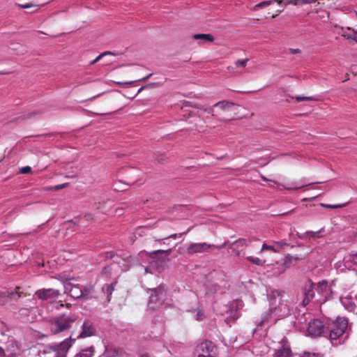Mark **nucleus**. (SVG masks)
I'll return each mask as SVG.
<instances>
[{
  "label": "nucleus",
  "mask_w": 357,
  "mask_h": 357,
  "mask_svg": "<svg viewBox=\"0 0 357 357\" xmlns=\"http://www.w3.org/2000/svg\"><path fill=\"white\" fill-rule=\"evenodd\" d=\"M351 325L348 318L338 316L335 320L327 323L325 337L333 347L342 345L349 338Z\"/></svg>",
  "instance_id": "1"
},
{
  "label": "nucleus",
  "mask_w": 357,
  "mask_h": 357,
  "mask_svg": "<svg viewBox=\"0 0 357 357\" xmlns=\"http://www.w3.org/2000/svg\"><path fill=\"white\" fill-rule=\"evenodd\" d=\"M78 317L74 314H60L51 319L49 321V327L54 335L64 332L72 327Z\"/></svg>",
  "instance_id": "2"
},
{
  "label": "nucleus",
  "mask_w": 357,
  "mask_h": 357,
  "mask_svg": "<svg viewBox=\"0 0 357 357\" xmlns=\"http://www.w3.org/2000/svg\"><path fill=\"white\" fill-rule=\"evenodd\" d=\"M71 339L72 335L59 344L46 348L40 352V357H66L68 351L72 345L70 342Z\"/></svg>",
  "instance_id": "3"
},
{
  "label": "nucleus",
  "mask_w": 357,
  "mask_h": 357,
  "mask_svg": "<svg viewBox=\"0 0 357 357\" xmlns=\"http://www.w3.org/2000/svg\"><path fill=\"white\" fill-rule=\"evenodd\" d=\"M196 354L197 357H218V348L213 342L206 340L197 347Z\"/></svg>",
  "instance_id": "4"
},
{
  "label": "nucleus",
  "mask_w": 357,
  "mask_h": 357,
  "mask_svg": "<svg viewBox=\"0 0 357 357\" xmlns=\"http://www.w3.org/2000/svg\"><path fill=\"white\" fill-rule=\"evenodd\" d=\"M317 297L315 301L319 303H326L331 297V289L326 281L319 282L317 288Z\"/></svg>",
  "instance_id": "5"
},
{
  "label": "nucleus",
  "mask_w": 357,
  "mask_h": 357,
  "mask_svg": "<svg viewBox=\"0 0 357 357\" xmlns=\"http://www.w3.org/2000/svg\"><path fill=\"white\" fill-rule=\"evenodd\" d=\"M326 325L319 319H313L310 321L307 327V332L312 337L323 336L325 337Z\"/></svg>",
  "instance_id": "6"
},
{
  "label": "nucleus",
  "mask_w": 357,
  "mask_h": 357,
  "mask_svg": "<svg viewBox=\"0 0 357 357\" xmlns=\"http://www.w3.org/2000/svg\"><path fill=\"white\" fill-rule=\"evenodd\" d=\"M35 294L40 300L53 303L58 298L60 292L54 289H42L36 291Z\"/></svg>",
  "instance_id": "7"
},
{
  "label": "nucleus",
  "mask_w": 357,
  "mask_h": 357,
  "mask_svg": "<svg viewBox=\"0 0 357 357\" xmlns=\"http://www.w3.org/2000/svg\"><path fill=\"white\" fill-rule=\"evenodd\" d=\"M314 283L311 280H308L302 289L303 299L301 302L303 306L307 305L315 297Z\"/></svg>",
  "instance_id": "8"
},
{
  "label": "nucleus",
  "mask_w": 357,
  "mask_h": 357,
  "mask_svg": "<svg viewBox=\"0 0 357 357\" xmlns=\"http://www.w3.org/2000/svg\"><path fill=\"white\" fill-rule=\"evenodd\" d=\"M280 347L277 349L273 354V357H291L292 351L290 344L287 337H284L279 342Z\"/></svg>",
  "instance_id": "9"
},
{
  "label": "nucleus",
  "mask_w": 357,
  "mask_h": 357,
  "mask_svg": "<svg viewBox=\"0 0 357 357\" xmlns=\"http://www.w3.org/2000/svg\"><path fill=\"white\" fill-rule=\"evenodd\" d=\"M82 330L81 333L77 335L75 337H73L74 333H72V339L70 340V342L72 340H75L76 339H80V338H85L88 337H91L95 335L96 333V329L93 327V324L91 321L86 320L85 321L82 325Z\"/></svg>",
  "instance_id": "10"
},
{
  "label": "nucleus",
  "mask_w": 357,
  "mask_h": 357,
  "mask_svg": "<svg viewBox=\"0 0 357 357\" xmlns=\"http://www.w3.org/2000/svg\"><path fill=\"white\" fill-rule=\"evenodd\" d=\"M243 307V302L239 300H235L229 303L227 313L229 314L227 318L233 320L237 319L240 315L239 311Z\"/></svg>",
  "instance_id": "11"
},
{
  "label": "nucleus",
  "mask_w": 357,
  "mask_h": 357,
  "mask_svg": "<svg viewBox=\"0 0 357 357\" xmlns=\"http://www.w3.org/2000/svg\"><path fill=\"white\" fill-rule=\"evenodd\" d=\"M278 310L277 307L271 308L268 312L262 314L261 320L257 324V328L262 327L267 324H275L277 321L275 313Z\"/></svg>",
  "instance_id": "12"
},
{
  "label": "nucleus",
  "mask_w": 357,
  "mask_h": 357,
  "mask_svg": "<svg viewBox=\"0 0 357 357\" xmlns=\"http://www.w3.org/2000/svg\"><path fill=\"white\" fill-rule=\"evenodd\" d=\"M214 246V245L208 244L206 243H191L187 248V253L192 255L196 253L204 252Z\"/></svg>",
  "instance_id": "13"
},
{
  "label": "nucleus",
  "mask_w": 357,
  "mask_h": 357,
  "mask_svg": "<svg viewBox=\"0 0 357 357\" xmlns=\"http://www.w3.org/2000/svg\"><path fill=\"white\" fill-rule=\"evenodd\" d=\"M172 248L158 249V270L160 266L164 268L169 262L170 259L168 255L172 252Z\"/></svg>",
  "instance_id": "14"
},
{
  "label": "nucleus",
  "mask_w": 357,
  "mask_h": 357,
  "mask_svg": "<svg viewBox=\"0 0 357 357\" xmlns=\"http://www.w3.org/2000/svg\"><path fill=\"white\" fill-rule=\"evenodd\" d=\"M65 292L70 294L73 298H80L83 296L82 289L78 285L68 282L64 285Z\"/></svg>",
  "instance_id": "15"
},
{
  "label": "nucleus",
  "mask_w": 357,
  "mask_h": 357,
  "mask_svg": "<svg viewBox=\"0 0 357 357\" xmlns=\"http://www.w3.org/2000/svg\"><path fill=\"white\" fill-rule=\"evenodd\" d=\"M20 287H17L15 291H0V304L3 305L8 303L9 299H17L20 298L21 296L22 293L18 291Z\"/></svg>",
  "instance_id": "16"
},
{
  "label": "nucleus",
  "mask_w": 357,
  "mask_h": 357,
  "mask_svg": "<svg viewBox=\"0 0 357 357\" xmlns=\"http://www.w3.org/2000/svg\"><path fill=\"white\" fill-rule=\"evenodd\" d=\"M251 242L250 239L247 238H238L234 243L229 244V248L236 252L237 256L240 255L239 249L243 247H247Z\"/></svg>",
  "instance_id": "17"
},
{
  "label": "nucleus",
  "mask_w": 357,
  "mask_h": 357,
  "mask_svg": "<svg viewBox=\"0 0 357 357\" xmlns=\"http://www.w3.org/2000/svg\"><path fill=\"white\" fill-rule=\"evenodd\" d=\"M302 259H304V257H299L298 255L293 256L290 254H287V255H285L282 261L283 267L288 269L292 266H294L298 261Z\"/></svg>",
  "instance_id": "18"
},
{
  "label": "nucleus",
  "mask_w": 357,
  "mask_h": 357,
  "mask_svg": "<svg viewBox=\"0 0 357 357\" xmlns=\"http://www.w3.org/2000/svg\"><path fill=\"white\" fill-rule=\"evenodd\" d=\"M188 107L202 109L208 114H211L212 116L216 117V115L214 114V109L213 107H204L199 105L194 104L190 101H184L182 106L181 107V109H183V112H187V110L184 109Z\"/></svg>",
  "instance_id": "19"
},
{
  "label": "nucleus",
  "mask_w": 357,
  "mask_h": 357,
  "mask_svg": "<svg viewBox=\"0 0 357 357\" xmlns=\"http://www.w3.org/2000/svg\"><path fill=\"white\" fill-rule=\"evenodd\" d=\"M158 303H160L161 305L165 304V301L169 296L167 290L164 284H160L158 286Z\"/></svg>",
  "instance_id": "20"
},
{
  "label": "nucleus",
  "mask_w": 357,
  "mask_h": 357,
  "mask_svg": "<svg viewBox=\"0 0 357 357\" xmlns=\"http://www.w3.org/2000/svg\"><path fill=\"white\" fill-rule=\"evenodd\" d=\"M193 38L195 40H201V43L205 42H213L214 40V37L212 34L210 33H198L193 36Z\"/></svg>",
  "instance_id": "21"
},
{
  "label": "nucleus",
  "mask_w": 357,
  "mask_h": 357,
  "mask_svg": "<svg viewBox=\"0 0 357 357\" xmlns=\"http://www.w3.org/2000/svg\"><path fill=\"white\" fill-rule=\"evenodd\" d=\"M321 231V230L318 231H306L304 234L297 233V236L301 239H315L317 238H320L321 236L318 235V233Z\"/></svg>",
  "instance_id": "22"
},
{
  "label": "nucleus",
  "mask_w": 357,
  "mask_h": 357,
  "mask_svg": "<svg viewBox=\"0 0 357 357\" xmlns=\"http://www.w3.org/2000/svg\"><path fill=\"white\" fill-rule=\"evenodd\" d=\"M94 287L93 285L85 287L84 289H82V292L83 293L82 298L85 299L93 298L92 294L94 293Z\"/></svg>",
  "instance_id": "23"
},
{
  "label": "nucleus",
  "mask_w": 357,
  "mask_h": 357,
  "mask_svg": "<svg viewBox=\"0 0 357 357\" xmlns=\"http://www.w3.org/2000/svg\"><path fill=\"white\" fill-rule=\"evenodd\" d=\"M286 268L283 267V262L277 261L273 264V271L275 275H280L285 272Z\"/></svg>",
  "instance_id": "24"
},
{
  "label": "nucleus",
  "mask_w": 357,
  "mask_h": 357,
  "mask_svg": "<svg viewBox=\"0 0 357 357\" xmlns=\"http://www.w3.org/2000/svg\"><path fill=\"white\" fill-rule=\"evenodd\" d=\"M151 291L153 292L151 294L149 303H148V310L151 311H155V305H156V295L153 294V293H155V289H152Z\"/></svg>",
  "instance_id": "25"
},
{
  "label": "nucleus",
  "mask_w": 357,
  "mask_h": 357,
  "mask_svg": "<svg viewBox=\"0 0 357 357\" xmlns=\"http://www.w3.org/2000/svg\"><path fill=\"white\" fill-rule=\"evenodd\" d=\"M94 352V348L90 347L89 348L82 349L79 354L75 357H92Z\"/></svg>",
  "instance_id": "26"
},
{
  "label": "nucleus",
  "mask_w": 357,
  "mask_h": 357,
  "mask_svg": "<svg viewBox=\"0 0 357 357\" xmlns=\"http://www.w3.org/2000/svg\"><path fill=\"white\" fill-rule=\"evenodd\" d=\"M233 105H234V104L233 102H228L226 100H222V101L216 102L215 104L213 105V106L212 107L213 108L214 107H219L220 109L225 110V109H229Z\"/></svg>",
  "instance_id": "27"
},
{
  "label": "nucleus",
  "mask_w": 357,
  "mask_h": 357,
  "mask_svg": "<svg viewBox=\"0 0 357 357\" xmlns=\"http://www.w3.org/2000/svg\"><path fill=\"white\" fill-rule=\"evenodd\" d=\"M127 184L123 183L121 181H118L114 183L113 188L115 191L123 192L127 190Z\"/></svg>",
  "instance_id": "28"
},
{
  "label": "nucleus",
  "mask_w": 357,
  "mask_h": 357,
  "mask_svg": "<svg viewBox=\"0 0 357 357\" xmlns=\"http://www.w3.org/2000/svg\"><path fill=\"white\" fill-rule=\"evenodd\" d=\"M298 357H324L321 353H315L311 351H303L302 354H298Z\"/></svg>",
  "instance_id": "29"
},
{
  "label": "nucleus",
  "mask_w": 357,
  "mask_h": 357,
  "mask_svg": "<svg viewBox=\"0 0 357 357\" xmlns=\"http://www.w3.org/2000/svg\"><path fill=\"white\" fill-rule=\"evenodd\" d=\"M19 8H37L36 10L31 11V13H35L38 10V8L40 6V5L33 4L31 3H28L25 4H17Z\"/></svg>",
  "instance_id": "30"
},
{
  "label": "nucleus",
  "mask_w": 357,
  "mask_h": 357,
  "mask_svg": "<svg viewBox=\"0 0 357 357\" xmlns=\"http://www.w3.org/2000/svg\"><path fill=\"white\" fill-rule=\"evenodd\" d=\"M347 261L357 266V252L350 253L348 256Z\"/></svg>",
  "instance_id": "31"
},
{
  "label": "nucleus",
  "mask_w": 357,
  "mask_h": 357,
  "mask_svg": "<svg viewBox=\"0 0 357 357\" xmlns=\"http://www.w3.org/2000/svg\"><path fill=\"white\" fill-rule=\"evenodd\" d=\"M247 259L251 263L257 266H262L264 264V261L257 257H248Z\"/></svg>",
  "instance_id": "32"
},
{
  "label": "nucleus",
  "mask_w": 357,
  "mask_h": 357,
  "mask_svg": "<svg viewBox=\"0 0 357 357\" xmlns=\"http://www.w3.org/2000/svg\"><path fill=\"white\" fill-rule=\"evenodd\" d=\"M342 303L344 305V306L345 307V308L350 312L354 311L356 308V304L349 300H348L347 303H345L344 302H342Z\"/></svg>",
  "instance_id": "33"
},
{
  "label": "nucleus",
  "mask_w": 357,
  "mask_h": 357,
  "mask_svg": "<svg viewBox=\"0 0 357 357\" xmlns=\"http://www.w3.org/2000/svg\"><path fill=\"white\" fill-rule=\"evenodd\" d=\"M294 98L296 99L297 102H301L303 100H314L315 99L312 96H296Z\"/></svg>",
  "instance_id": "34"
},
{
  "label": "nucleus",
  "mask_w": 357,
  "mask_h": 357,
  "mask_svg": "<svg viewBox=\"0 0 357 357\" xmlns=\"http://www.w3.org/2000/svg\"><path fill=\"white\" fill-rule=\"evenodd\" d=\"M248 61V59H239L235 62V65L236 67H245Z\"/></svg>",
  "instance_id": "35"
},
{
  "label": "nucleus",
  "mask_w": 357,
  "mask_h": 357,
  "mask_svg": "<svg viewBox=\"0 0 357 357\" xmlns=\"http://www.w3.org/2000/svg\"><path fill=\"white\" fill-rule=\"evenodd\" d=\"M342 36L347 39L353 40L357 43V31L354 32V35L344 33L342 34Z\"/></svg>",
  "instance_id": "36"
},
{
  "label": "nucleus",
  "mask_w": 357,
  "mask_h": 357,
  "mask_svg": "<svg viewBox=\"0 0 357 357\" xmlns=\"http://www.w3.org/2000/svg\"><path fill=\"white\" fill-rule=\"evenodd\" d=\"M116 284V282H114V283H112L110 284H109L107 287V296L109 297V296L112 295V291L114 290V285Z\"/></svg>",
  "instance_id": "37"
},
{
  "label": "nucleus",
  "mask_w": 357,
  "mask_h": 357,
  "mask_svg": "<svg viewBox=\"0 0 357 357\" xmlns=\"http://www.w3.org/2000/svg\"><path fill=\"white\" fill-rule=\"evenodd\" d=\"M272 250V251H273L275 252H278L277 250L275 249V248L273 245H267L266 243H264L261 250L263 251V250Z\"/></svg>",
  "instance_id": "38"
},
{
  "label": "nucleus",
  "mask_w": 357,
  "mask_h": 357,
  "mask_svg": "<svg viewBox=\"0 0 357 357\" xmlns=\"http://www.w3.org/2000/svg\"><path fill=\"white\" fill-rule=\"evenodd\" d=\"M31 172V168L29 166L23 167L20 170V173L24 174H29Z\"/></svg>",
  "instance_id": "39"
},
{
  "label": "nucleus",
  "mask_w": 357,
  "mask_h": 357,
  "mask_svg": "<svg viewBox=\"0 0 357 357\" xmlns=\"http://www.w3.org/2000/svg\"><path fill=\"white\" fill-rule=\"evenodd\" d=\"M275 244L278 246V248L281 249L284 248L285 246H290V245L284 241H276L275 242Z\"/></svg>",
  "instance_id": "40"
},
{
  "label": "nucleus",
  "mask_w": 357,
  "mask_h": 357,
  "mask_svg": "<svg viewBox=\"0 0 357 357\" xmlns=\"http://www.w3.org/2000/svg\"><path fill=\"white\" fill-rule=\"evenodd\" d=\"M111 54L110 52H105L101 54H100L98 56H97L94 60H93L92 61H91V64H94L96 63V62H98L103 56L106 55V54Z\"/></svg>",
  "instance_id": "41"
},
{
  "label": "nucleus",
  "mask_w": 357,
  "mask_h": 357,
  "mask_svg": "<svg viewBox=\"0 0 357 357\" xmlns=\"http://www.w3.org/2000/svg\"><path fill=\"white\" fill-rule=\"evenodd\" d=\"M68 185V183H63V184L56 185L52 187V189L54 190H61V189L67 187Z\"/></svg>",
  "instance_id": "42"
},
{
  "label": "nucleus",
  "mask_w": 357,
  "mask_h": 357,
  "mask_svg": "<svg viewBox=\"0 0 357 357\" xmlns=\"http://www.w3.org/2000/svg\"><path fill=\"white\" fill-rule=\"evenodd\" d=\"M178 234H171L167 237H164L161 239H158V243H165V240H167L168 238H176Z\"/></svg>",
  "instance_id": "43"
},
{
  "label": "nucleus",
  "mask_w": 357,
  "mask_h": 357,
  "mask_svg": "<svg viewBox=\"0 0 357 357\" xmlns=\"http://www.w3.org/2000/svg\"><path fill=\"white\" fill-rule=\"evenodd\" d=\"M167 159V156L165 154L158 155V162H162Z\"/></svg>",
  "instance_id": "44"
},
{
  "label": "nucleus",
  "mask_w": 357,
  "mask_h": 357,
  "mask_svg": "<svg viewBox=\"0 0 357 357\" xmlns=\"http://www.w3.org/2000/svg\"><path fill=\"white\" fill-rule=\"evenodd\" d=\"M84 218L86 221H92L93 220V215L92 213H86L84 215Z\"/></svg>",
  "instance_id": "45"
},
{
  "label": "nucleus",
  "mask_w": 357,
  "mask_h": 357,
  "mask_svg": "<svg viewBox=\"0 0 357 357\" xmlns=\"http://www.w3.org/2000/svg\"><path fill=\"white\" fill-rule=\"evenodd\" d=\"M321 205L324 207L327 208H340L342 206L341 205H331V204H324Z\"/></svg>",
  "instance_id": "46"
},
{
  "label": "nucleus",
  "mask_w": 357,
  "mask_h": 357,
  "mask_svg": "<svg viewBox=\"0 0 357 357\" xmlns=\"http://www.w3.org/2000/svg\"><path fill=\"white\" fill-rule=\"evenodd\" d=\"M288 3H291L295 6L299 5L301 3V0H288Z\"/></svg>",
  "instance_id": "47"
},
{
  "label": "nucleus",
  "mask_w": 357,
  "mask_h": 357,
  "mask_svg": "<svg viewBox=\"0 0 357 357\" xmlns=\"http://www.w3.org/2000/svg\"><path fill=\"white\" fill-rule=\"evenodd\" d=\"M289 52L292 54H299L301 53V50L300 49H294V48H290L289 50Z\"/></svg>",
  "instance_id": "48"
},
{
  "label": "nucleus",
  "mask_w": 357,
  "mask_h": 357,
  "mask_svg": "<svg viewBox=\"0 0 357 357\" xmlns=\"http://www.w3.org/2000/svg\"><path fill=\"white\" fill-rule=\"evenodd\" d=\"M270 3H271V1H263V2H261L259 4H257V7L262 8L265 6L269 5Z\"/></svg>",
  "instance_id": "49"
},
{
  "label": "nucleus",
  "mask_w": 357,
  "mask_h": 357,
  "mask_svg": "<svg viewBox=\"0 0 357 357\" xmlns=\"http://www.w3.org/2000/svg\"><path fill=\"white\" fill-rule=\"evenodd\" d=\"M219 289V286L217 284L213 285L212 288L209 289L211 293H215Z\"/></svg>",
  "instance_id": "50"
},
{
  "label": "nucleus",
  "mask_w": 357,
  "mask_h": 357,
  "mask_svg": "<svg viewBox=\"0 0 357 357\" xmlns=\"http://www.w3.org/2000/svg\"><path fill=\"white\" fill-rule=\"evenodd\" d=\"M38 113L36 112H31V113H29L26 115V119H29V118H32L33 116H35L36 115H37Z\"/></svg>",
  "instance_id": "51"
},
{
  "label": "nucleus",
  "mask_w": 357,
  "mask_h": 357,
  "mask_svg": "<svg viewBox=\"0 0 357 357\" xmlns=\"http://www.w3.org/2000/svg\"><path fill=\"white\" fill-rule=\"evenodd\" d=\"M203 316H204L203 313L199 312L196 314V319L197 320H202Z\"/></svg>",
  "instance_id": "52"
},
{
  "label": "nucleus",
  "mask_w": 357,
  "mask_h": 357,
  "mask_svg": "<svg viewBox=\"0 0 357 357\" xmlns=\"http://www.w3.org/2000/svg\"><path fill=\"white\" fill-rule=\"evenodd\" d=\"M114 257V252H108L106 253V257L112 259Z\"/></svg>",
  "instance_id": "53"
},
{
  "label": "nucleus",
  "mask_w": 357,
  "mask_h": 357,
  "mask_svg": "<svg viewBox=\"0 0 357 357\" xmlns=\"http://www.w3.org/2000/svg\"><path fill=\"white\" fill-rule=\"evenodd\" d=\"M5 355L4 350L0 347V357H5Z\"/></svg>",
  "instance_id": "54"
},
{
  "label": "nucleus",
  "mask_w": 357,
  "mask_h": 357,
  "mask_svg": "<svg viewBox=\"0 0 357 357\" xmlns=\"http://www.w3.org/2000/svg\"><path fill=\"white\" fill-rule=\"evenodd\" d=\"M145 271H146V273L149 272V273H151V274H153V273H154L155 268H153V271H151L150 268L146 267V268H145Z\"/></svg>",
  "instance_id": "55"
},
{
  "label": "nucleus",
  "mask_w": 357,
  "mask_h": 357,
  "mask_svg": "<svg viewBox=\"0 0 357 357\" xmlns=\"http://www.w3.org/2000/svg\"><path fill=\"white\" fill-rule=\"evenodd\" d=\"M229 244V241L224 243L222 245L217 247L218 249H220L222 248L226 247L227 245Z\"/></svg>",
  "instance_id": "56"
},
{
  "label": "nucleus",
  "mask_w": 357,
  "mask_h": 357,
  "mask_svg": "<svg viewBox=\"0 0 357 357\" xmlns=\"http://www.w3.org/2000/svg\"><path fill=\"white\" fill-rule=\"evenodd\" d=\"M151 256L153 258H155V257L156 256V251H154L151 253Z\"/></svg>",
  "instance_id": "57"
},
{
  "label": "nucleus",
  "mask_w": 357,
  "mask_h": 357,
  "mask_svg": "<svg viewBox=\"0 0 357 357\" xmlns=\"http://www.w3.org/2000/svg\"><path fill=\"white\" fill-rule=\"evenodd\" d=\"M261 178H262V179H263V180H264V181H268V179H267L266 177H264V176H261Z\"/></svg>",
  "instance_id": "58"
},
{
  "label": "nucleus",
  "mask_w": 357,
  "mask_h": 357,
  "mask_svg": "<svg viewBox=\"0 0 357 357\" xmlns=\"http://www.w3.org/2000/svg\"><path fill=\"white\" fill-rule=\"evenodd\" d=\"M160 244H164V243H159ZM165 244H167V245H169V243H167V242H165Z\"/></svg>",
  "instance_id": "59"
},
{
  "label": "nucleus",
  "mask_w": 357,
  "mask_h": 357,
  "mask_svg": "<svg viewBox=\"0 0 357 357\" xmlns=\"http://www.w3.org/2000/svg\"><path fill=\"white\" fill-rule=\"evenodd\" d=\"M160 244H164V243H159ZM165 244H167V245H169V243H167V242H165Z\"/></svg>",
  "instance_id": "60"
},
{
  "label": "nucleus",
  "mask_w": 357,
  "mask_h": 357,
  "mask_svg": "<svg viewBox=\"0 0 357 357\" xmlns=\"http://www.w3.org/2000/svg\"><path fill=\"white\" fill-rule=\"evenodd\" d=\"M100 203H98V206H96V208H97L98 209V208H100Z\"/></svg>",
  "instance_id": "61"
},
{
  "label": "nucleus",
  "mask_w": 357,
  "mask_h": 357,
  "mask_svg": "<svg viewBox=\"0 0 357 357\" xmlns=\"http://www.w3.org/2000/svg\"><path fill=\"white\" fill-rule=\"evenodd\" d=\"M167 305L172 306V305H171V304H169L168 303H166L165 307H166Z\"/></svg>",
  "instance_id": "62"
},
{
  "label": "nucleus",
  "mask_w": 357,
  "mask_h": 357,
  "mask_svg": "<svg viewBox=\"0 0 357 357\" xmlns=\"http://www.w3.org/2000/svg\"><path fill=\"white\" fill-rule=\"evenodd\" d=\"M355 300L357 302V294L355 295V297H354Z\"/></svg>",
  "instance_id": "63"
},
{
  "label": "nucleus",
  "mask_w": 357,
  "mask_h": 357,
  "mask_svg": "<svg viewBox=\"0 0 357 357\" xmlns=\"http://www.w3.org/2000/svg\"><path fill=\"white\" fill-rule=\"evenodd\" d=\"M191 116V113H190V112H189V113L188 114V116H187V117H189V116Z\"/></svg>",
  "instance_id": "64"
}]
</instances>
